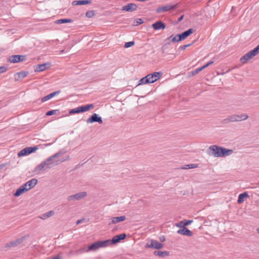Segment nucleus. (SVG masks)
Wrapping results in <instances>:
<instances>
[{
  "label": "nucleus",
  "mask_w": 259,
  "mask_h": 259,
  "mask_svg": "<svg viewBox=\"0 0 259 259\" xmlns=\"http://www.w3.org/2000/svg\"><path fill=\"white\" fill-rule=\"evenodd\" d=\"M207 151L208 155L215 157H226L233 153V150L232 149H228L215 145L210 146Z\"/></svg>",
  "instance_id": "f257e3e1"
},
{
  "label": "nucleus",
  "mask_w": 259,
  "mask_h": 259,
  "mask_svg": "<svg viewBox=\"0 0 259 259\" xmlns=\"http://www.w3.org/2000/svg\"><path fill=\"white\" fill-rule=\"evenodd\" d=\"M53 161L51 159V158L48 157L45 161L38 164L35 168L34 171L37 174H39L41 171L51 168L53 166Z\"/></svg>",
  "instance_id": "f03ea898"
},
{
  "label": "nucleus",
  "mask_w": 259,
  "mask_h": 259,
  "mask_svg": "<svg viewBox=\"0 0 259 259\" xmlns=\"http://www.w3.org/2000/svg\"><path fill=\"white\" fill-rule=\"evenodd\" d=\"M164 247V245L157 240L151 239L146 243L145 247L155 249H160Z\"/></svg>",
  "instance_id": "7ed1b4c3"
},
{
  "label": "nucleus",
  "mask_w": 259,
  "mask_h": 259,
  "mask_svg": "<svg viewBox=\"0 0 259 259\" xmlns=\"http://www.w3.org/2000/svg\"><path fill=\"white\" fill-rule=\"evenodd\" d=\"M37 149H38V147L37 146L26 147L18 152V157H21L27 155L34 152Z\"/></svg>",
  "instance_id": "20e7f679"
},
{
  "label": "nucleus",
  "mask_w": 259,
  "mask_h": 259,
  "mask_svg": "<svg viewBox=\"0 0 259 259\" xmlns=\"http://www.w3.org/2000/svg\"><path fill=\"white\" fill-rule=\"evenodd\" d=\"M248 117V115L246 114H241L240 115L234 114L229 116L231 122L244 120L247 119Z\"/></svg>",
  "instance_id": "39448f33"
},
{
  "label": "nucleus",
  "mask_w": 259,
  "mask_h": 259,
  "mask_svg": "<svg viewBox=\"0 0 259 259\" xmlns=\"http://www.w3.org/2000/svg\"><path fill=\"white\" fill-rule=\"evenodd\" d=\"M26 59L25 55H12L8 57V62L16 63L20 62L23 61Z\"/></svg>",
  "instance_id": "423d86ee"
},
{
  "label": "nucleus",
  "mask_w": 259,
  "mask_h": 259,
  "mask_svg": "<svg viewBox=\"0 0 259 259\" xmlns=\"http://www.w3.org/2000/svg\"><path fill=\"white\" fill-rule=\"evenodd\" d=\"M179 3H177L174 5H166L163 7L158 8L156 9V12L157 13H160L161 12H165L170 11L171 10L176 9L178 8L179 7Z\"/></svg>",
  "instance_id": "0eeeda50"
},
{
  "label": "nucleus",
  "mask_w": 259,
  "mask_h": 259,
  "mask_svg": "<svg viewBox=\"0 0 259 259\" xmlns=\"http://www.w3.org/2000/svg\"><path fill=\"white\" fill-rule=\"evenodd\" d=\"M87 196V193L86 192H81L77 193L75 194L69 196L67 197V200L69 201H74V200H79Z\"/></svg>",
  "instance_id": "6e6552de"
},
{
  "label": "nucleus",
  "mask_w": 259,
  "mask_h": 259,
  "mask_svg": "<svg viewBox=\"0 0 259 259\" xmlns=\"http://www.w3.org/2000/svg\"><path fill=\"white\" fill-rule=\"evenodd\" d=\"M126 237V234L123 233L114 236L112 239H108L110 245L119 243L120 241L124 239Z\"/></svg>",
  "instance_id": "1a4fd4ad"
},
{
  "label": "nucleus",
  "mask_w": 259,
  "mask_h": 259,
  "mask_svg": "<svg viewBox=\"0 0 259 259\" xmlns=\"http://www.w3.org/2000/svg\"><path fill=\"white\" fill-rule=\"evenodd\" d=\"M51 66V64L50 62H47L41 64H38L34 66L35 72H41L43 71L48 68Z\"/></svg>",
  "instance_id": "9d476101"
},
{
  "label": "nucleus",
  "mask_w": 259,
  "mask_h": 259,
  "mask_svg": "<svg viewBox=\"0 0 259 259\" xmlns=\"http://www.w3.org/2000/svg\"><path fill=\"white\" fill-rule=\"evenodd\" d=\"M162 75L161 72H154L147 75L151 83H153L158 80Z\"/></svg>",
  "instance_id": "9b49d317"
},
{
  "label": "nucleus",
  "mask_w": 259,
  "mask_h": 259,
  "mask_svg": "<svg viewBox=\"0 0 259 259\" xmlns=\"http://www.w3.org/2000/svg\"><path fill=\"white\" fill-rule=\"evenodd\" d=\"M26 239V236H23L18 238L14 241H11L6 245V247H16L22 243Z\"/></svg>",
  "instance_id": "f8f14e48"
},
{
  "label": "nucleus",
  "mask_w": 259,
  "mask_h": 259,
  "mask_svg": "<svg viewBox=\"0 0 259 259\" xmlns=\"http://www.w3.org/2000/svg\"><path fill=\"white\" fill-rule=\"evenodd\" d=\"M87 122L88 123H94L95 122H98L100 124H102L103 123V120L101 117L99 116L98 114L96 113H94L92 115V116L89 118Z\"/></svg>",
  "instance_id": "ddd939ff"
},
{
  "label": "nucleus",
  "mask_w": 259,
  "mask_h": 259,
  "mask_svg": "<svg viewBox=\"0 0 259 259\" xmlns=\"http://www.w3.org/2000/svg\"><path fill=\"white\" fill-rule=\"evenodd\" d=\"M254 56H255L253 55L252 51H250L241 57V58L240 59V61L242 64H245L247 61L250 60Z\"/></svg>",
  "instance_id": "4468645a"
},
{
  "label": "nucleus",
  "mask_w": 259,
  "mask_h": 259,
  "mask_svg": "<svg viewBox=\"0 0 259 259\" xmlns=\"http://www.w3.org/2000/svg\"><path fill=\"white\" fill-rule=\"evenodd\" d=\"M137 9V6L135 4L129 3L122 8V11L126 12H133Z\"/></svg>",
  "instance_id": "2eb2a0df"
},
{
  "label": "nucleus",
  "mask_w": 259,
  "mask_h": 259,
  "mask_svg": "<svg viewBox=\"0 0 259 259\" xmlns=\"http://www.w3.org/2000/svg\"><path fill=\"white\" fill-rule=\"evenodd\" d=\"M152 27L154 30H160L165 29L166 25L162 21L159 20L153 23Z\"/></svg>",
  "instance_id": "dca6fc26"
},
{
  "label": "nucleus",
  "mask_w": 259,
  "mask_h": 259,
  "mask_svg": "<svg viewBox=\"0 0 259 259\" xmlns=\"http://www.w3.org/2000/svg\"><path fill=\"white\" fill-rule=\"evenodd\" d=\"M29 72L28 71H21L19 72H17L15 74V81H18L20 79L25 78L27 76Z\"/></svg>",
  "instance_id": "f3484780"
},
{
  "label": "nucleus",
  "mask_w": 259,
  "mask_h": 259,
  "mask_svg": "<svg viewBox=\"0 0 259 259\" xmlns=\"http://www.w3.org/2000/svg\"><path fill=\"white\" fill-rule=\"evenodd\" d=\"M177 233L179 234H182L189 237L193 235L192 232L186 227H183L182 229L178 230Z\"/></svg>",
  "instance_id": "a211bd4d"
},
{
  "label": "nucleus",
  "mask_w": 259,
  "mask_h": 259,
  "mask_svg": "<svg viewBox=\"0 0 259 259\" xmlns=\"http://www.w3.org/2000/svg\"><path fill=\"white\" fill-rule=\"evenodd\" d=\"M60 92L61 91L60 90L57 91L48 95L47 96H45L41 99V102H45L50 100L52 98L54 97L55 95L59 94Z\"/></svg>",
  "instance_id": "6ab92c4d"
},
{
  "label": "nucleus",
  "mask_w": 259,
  "mask_h": 259,
  "mask_svg": "<svg viewBox=\"0 0 259 259\" xmlns=\"http://www.w3.org/2000/svg\"><path fill=\"white\" fill-rule=\"evenodd\" d=\"M125 216L113 217L112 218L111 223H109V225L115 224L120 222L124 221L125 220Z\"/></svg>",
  "instance_id": "aec40b11"
},
{
  "label": "nucleus",
  "mask_w": 259,
  "mask_h": 259,
  "mask_svg": "<svg viewBox=\"0 0 259 259\" xmlns=\"http://www.w3.org/2000/svg\"><path fill=\"white\" fill-rule=\"evenodd\" d=\"M98 249L100 248H104L110 245L109 240L97 241Z\"/></svg>",
  "instance_id": "412c9836"
},
{
  "label": "nucleus",
  "mask_w": 259,
  "mask_h": 259,
  "mask_svg": "<svg viewBox=\"0 0 259 259\" xmlns=\"http://www.w3.org/2000/svg\"><path fill=\"white\" fill-rule=\"evenodd\" d=\"M193 222L192 220H184L176 224V226L179 228L186 227V226L190 225Z\"/></svg>",
  "instance_id": "4be33fe9"
},
{
  "label": "nucleus",
  "mask_w": 259,
  "mask_h": 259,
  "mask_svg": "<svg viewBox=\"0 0 259 259\" xmlns=\"http://www.w3.org/2000/svg\"><path fill=\"white\" fill-rule=\"evenodd\" d=\"M155 255H157L161 257H164L169 255V252L168 251H157L155 250L153 252Z\"/></svg>",
  "instance_id": "5701e85b"
},
{
  "label": "nucleus",
  "mask_w": 259,
  "mask_h": 259,
  "mask_svg": "<svg viewBox=\"0 0 259 259\" xmlns=\"http://www.w3.org/2000/svg\"><path fill=\"white\" fill-rule=\"evenodd\" d=\"M28 191V189H25L24 187L20 186L14 193L15 197H19L25 192Z\"/></svg>",
  "instance_id": "b1692460"
},
{
  "label": "nucleus",
  "mask_w": 259,
  "mask_h": 259,
  "mask_svg": "<svg viewBox=\"0 0 259 259\" xmlns=\"http://www.w3.org/2000/svg\"><path fill=\"white\" fill-rule=\"evenodd\" d=\"M249 197V195L247 192H245L242 193H241L239 195L237 202L238 204L242 203L244 201L245 198Z\"/></svg>",
  "instance_id": "393cba45"
},
{
  "label": "nucleus",
  "mask_w": 259,
  "mask_h": 259,
  "mask_svg": "<svg viewBox=\"0 0 259 259\" xmlns=\"http://www.w3.org/2000/svg\"><path fill=\"white\" fill-rule=\"evenodd\" d=\"M55 214V212L54 210L49 211L46 213L42 214L39 218L42 220H46L52 216H53Z\"/></svg>",
  "instance_id": "a878e982"
},
{
  "label": "nucleus",
  "mask_w": 259,
  "mask_h": 259,
  "mask_svg": "<svg viewBox=\"0 0 259 259\" xmlns=\"http://www.w3.org/2000/svg\"><path fill=\"white\" fill-rule=\"evenodd\" d=\"M98 249V245L97 241L94 242L93 243L91 244L90 245L88 246V249L85 250L87 252H89L90 251H96Z\"/></svg>",
  "instance_id": "bb28decb"
},
{
  "label": "nucleus",
  "mask_w": 259,
  "mask_h": 259,
  "mask_svg": "<svg viewBox=\"0 0 259 259\" xmlns=\"http://www.w3.org/2000/svg\"><path fill=\"white\" fill-rule=\"evenodd\" d=\"M37 183V180L36 179H32L31 180L27 182L28 185V190L33 188Z\"/></svg>",
  "instance_id": "cd10ccee"
},
{
  "label": "nucleus",
  "mask_w": 259,
  "mask_h": 259,
  "mask_svg": "<svg viewBox=\"0 0 259 259\" xmlns=\"http://www.w3.org/2000/svg\"><path fill=\"white\" fill-rule=\"evenodd\" d=\"M72 22L73 20L71 19H61L55 21V23L56 24H59L63 23H71Z\"/></svg>",
  "instance_id": "c85d7f7f"
},
{
  "label": "nucleus",
  "mask_w": 259,
  "mask_h": 259,
  "mask_svg": "<svg viewBox=\"0 0 259 259\" xmlns=\"http://www.w3.org/2000/svg\"><path fill=\"white\" fill-rule=\"evenodd\" d=\"M94 107V105L93 104H87L86 105L81 106L82 112L88 111L90 109H93Z\"/></svg>",
  "instance_id": "c756f323"
},
{
  "label": "nucleus",
  "mask_w": 259,
  "mask_h": 259,
  "mask_svg": "<svg viewBox=\"0 0 259 259\" xmlns=\"http://www.w3.org/2000/svg\"><path fill=\"white\" fill-rule=\"evenodd\" d=\"M80 113H82L81 106L70 109L69 112V113L70 114H74Z\"/></svg>",
  "instance_id": "7c9ffc66"
},
{
  "label": "nucleus",
  "mask_w": 259,
  "mask_h": 259,
  "mask_svg": "<svg viewBox=\"0 0 259 259\" xmlns=\"http://www.w3.org/2000/svg\"><path fill=\"white\" fill-rule=\"evenodd\" d=\"M151 83L150 81V80H149V78L147 75L146 76H145L144 77H143L139 80V83L138 84V85H139L140 84H147V83Z\"/></svg>",
  "instance_id": "2f4dec72"
},
{
  "label": "nucleus",
  "mask_w": 259,
  "mask_h": 259,
  "mask_svg": "<svg viewBox=\"0 0 259 259\" xmlns=\"http://www.w3.org/2000/svg\"><path fill=\"white\" fill-rule=\"evenodd\" d=\"M201 69L200 68H196L194 70L191 71L188 73V77H191L192 76H194L195 75L198 74L199 72L201 71Z\"/></svg>",
  "instance_id": "473e14b6"
},
{
  "label": "nucleus",
  "mask_w": 259,
  "mask_h": 259,
  "mask_svg": "<svg viewBox=\"0 0 259 259\" xmlns=\"http://www.w3.org/2000/svg\"><path fill=\"white\" fill-rule=\"evenodd\" d=\"M198 165L196 164H187L185 166L182 167L181 168L183 169H188L190 168H194L197 167Z\"/></svg>",
  "instance_id": "72a5a7b5"
},
{
  "label": "nucleus",
  "mask_w": 259,
  "mask_h": 259,
  "mask_svg": "<svg viewBox=\"0 0 259 259\" xmlns=\"http://www.w3.org/2000/svg\"><path fill=\"white\" fill-rule=\"evenodd\" d=\"M91 3L92 1L91 0H79L77 3H78V5H83L90 4Z\"/></svg>",
  "instance_id": "f704fd0d"
},
{
  "label": "nucleus",
  "mask_w": 259,
  "mask_h": 259,
  "mask_svg": "<svg viewBox=\"0 0 259 259\" xmlns=\"http://www.w3.org/2000/svg\"><path fill=\"white\" fill-rule=\"evenodd\" d=\"M178 36H180V39H182V40H184L185 38H186L189 36L187 34V33L186 32V31H185L181 34H178Z\"/></svg>",
  "instance_id": "c9c22d12"
},
{
  "label": "nucleus",
  "mask_w": 259,
  "mask_h": 259,
  "mask_svg": "<svg viewBox=\"0 0 259 259\" xmlns=\"http://www.w3.org/2000/svg\"><path fill=\"white\" fill-rule=\"evenodd\" d=\"M59 112V110H58V109L52 110L48 111L46 113V115L47 116H51V115H54V114H57Z\"/></svg>",
  "instance_id": "e433bc0d"
},
{
  "label": "nucleus",
  "mask_w": 259,
  "mask_h": 259,
  "mask_svg": "<svg viewBox=\"0 0 259 259\" xmlns=\"http://www.w3.org/2000/svg\"><path fill=\"white\" fill-rule=\"evenodd\" d=\"M95 15V12L93 10L88 11L85 14V16L88 18H92Z\"/></svg>",
  "instance_id": "4c0bfd02"
},
{
  "label": "nucleus",
  "mask_w": 259,
  "mask_h": 259,
  "mask_svg": "<svg viewBox=\"0 0 259 259\" xmlns=\"http://www.w3.org/2000/svg\"><path fill=\"white\" fill-rule=\"evenodd\" d=\"M181 40H182V39H180V36H178V34L175 36H172V37H171V42H174V43L179 42Z\"/></svg>",
  "instance_id": "58836bf2"
},
{
  "label": "nucleus",
  "mask_w": 259,
  "mask_h": 259,
  "mask_svg": "<svg viewBox=\"0 0 259 259\" xmlns=\"http://www.w3.org/2000/svg\"><path fill=\"white\" fill-rule=\"evenodd\" d=\"M134 45H135V42L134 41H128V42H127L125 43V44L124 45V47L125 48H128L129 47H132Z\"/></svg>",
  "instance_id": "ea45409f"
},
{
  "label": "nucleus",
  "mask_w": 259,
  "mask_h": 259,
  "mask_svg": "<svg viewBox=\"0 0 259 259\" xmlns=\"http://www.w3.org/2000/svg\"><path fill=\"white\" fill-rule=\"evenodd\" d=\"M251 51L253 55L255 56L259 53V48L256 46L255 48L251 50Z\"/></svg>",
  "instance_id": "a19ab883"
},
{
  "label": "nucleus",
  "mask_w": 259,
  "mask_h": 259,
  "mask_svg": "<svg viewBox=\"0 0 259 259\" xmlns=\"http://www.w3.org/2000/svg\"><path fill=\"white\" fill-rule=\"evenodd\" d=\"M135 25L138 26L139 25L142 24L144 22V21L142 19L138 18L135 20Z\"/></svg>",
  "instance_id": "79ce46f5"
},
{
  "label": "nucleus",
  "mask_w": 259,
  "mask_h": 259,
  "mask_svg": "<svg viewBox=\"0 0 259 259\" xmlns=\"http://www.w3.org/2000/svg\"><path fill=\"white\" fill-rule=\"evenodd\" d=\"M172 37V35H171V36H170L169 37H168L166 38L164 40V42L165 44H167V45H170V42H171V37Z\"/></svg>",
  "instance_id": "37998d69"
},
{
  "label": "nucleus",
  "mask_w": 259,
  "mask_h": 259,
  "mask_svg": "<svg viewBox=\"0 0 259 259\" xmlns=\"http://www.w3.org/2000/svg\"><path fill=\"white\" fill-rule=\"evenodd\" d=\"M229 122H231L230 121L229 116H228L227 118L224 119L222 121V123H223V124H227V123H228Z\"/></svg>",
  "instance_id": "c03bdc74"
},
{
  "label": "nucleus",
  "mask_w": 259,
  "mask_h": 259,
  "mask_svg": "<svg viewBox=\"0 0 259 259\" xmlns=\"http://www.w3.org/2000/svg\"><path fill=\"white\" fill-rule=\"evenodd\" d=\"M8 69V67L4 66L0 67V73H3L6 72Z\"/></svg>",
  "instance_id": "a18cd8bd"
},
{
  "label": "nucleus",
  "mask_w": 259,
  "mask_h": 259,
  "mask_svg": "<svg viewBox=\"0 0 259 259\" xmlns=\"http://www.w3.org/2000/svg\"><path fill=\"white\" fill-rule=\"evenodd\" d=\"M60 156V154L59 153V152H57L49 157L51 158V159L53 161L54 158H57Z\"/></svg>",
  "instance_id": "49530a36"
},
{
  "label": "nucleus",
  "mask_w": 259,
  "mask_h": 259,
  "mask_svg": "<svg viewBox=\"0 0 259 259\" xmlns=\"http://www.w3.org/2000/svg\"><path fill=\"white\" fill-rule=\"evenodd\" d=\"M186 32L187 33V34L188 36L191 35L192 33H193L194 31V29L193 28H190L187 30H186Z\"/></svg>",
  "instance_id": "de8ad7c7"
},
{
  "label": "nucleus",
  "mask_w": 259,
  "mask_h": 259,
  "mask_svg": "<svg viewBox=\"0 0 259 259\" xmlns=\"http://www.w3.org/2000/svg\"><path fill=\"white\" fill-rule=\"evenodd\" d=\"M191 45V44H188V45H183V46H181L180 47V49L182 50H185L187 47L190 46Z\"/></svg>",
  "instance_id": "09e8293b"
},
{
  "label": "nucleus",
  "mask_w": 259,
  "mask_h": 259,
  "mask_svg": "<svg viewBox=\"0 0 259 259\" xmlns=\"http://www.w3.org/2000/svg\"><path fill=\"white\" fill-rule=\"evenodd\" d=\"M84 250H85V248H80L79 249L76 250L75 252L76 253L79 254V253H81L84 252Z\"/></svg>",
  "instance_id": "8fccbe9b"
},
{
  "label": "nucleus",
  "mask_w": 259,
  "mask_h": 259,
  "mask_svg": "<svg viewBox=\"0 0 259 259\" xmlns=\"http://www.w3.org/2000/svg\"><path fill=\"white\" fill-rule=\"evenodd\" d=\"M159 239L160 241L162 242L165 241V237L164 236H160Z\"/></svg>",
  "instance_id": "3c124183"
},
{
  "label": "nucleus",
  "mask_w": 259,
  "mask_h": 259,
  "mask_svg": "<svg viewBox=\"0 0 259 259\" xmlns=\"http://www.w3.org/2000/svg\"><path fill=\"white\" fill-rule=\"evenodd\" d=\"M58 152L60 154V155H62L63 154H64L66 153V151L63 149H62L60 151H59Z\"/></svg>",
  "instance_id": "603ef678"
},
{
  "label": "nucleus",
  "mask_w": 259,
  "mask_h": 259,
  "mask_svg": "<svg viewBox=\"0 0 259 259\" xmlns=\"http://www.w3.org/2000/svg\"><path fill=\"white\" fill-rule=\"evenodd\" d=\"M168 46H169L168 45H167L164 42V44L162 46V48H163V49L166 50L168 48Z\"/></svg>",
  "instance_id": "864d4df0"
},
{
  "label": "nucleus",
  "mask_w": 259,
  "mask_h": 259,
  "mask_svg": "<svg viewBox=\"0 0 259 259\" xmlns=\"http://www.w3.org/2000/svg\"><path fill=\"white\" fill-rule=\"evenodd\" d=\"M208 66H209L208 65H207V63L206 64H205L204 65H203V66L200 67V69H201V70L202 71V70H203L204 69L206 68V67H207Z\"/></svg>",
  "instance_id": "5fc2aeb1"
},
{
  "label": "nucleus",
  "mask_w": 259,
  "mask_h": 259,
  "mask_svg": "<svg viewBox=\"0 0 259 259\" xmlns=\"http://www.w3.org/2000/svg\"><path fill=\"white\" fill-rule=\"evenodd\" d=\"M69 159H70V156H67L66 158L62 159L61 161V162H63V161H66V160H68Z\"/></svg>",
  "instance_id": "6e6d98bb"
},
{
  "label": "nucleus",
  "mask_w": 259,
  "mask_h": 259,
  "mask_svg": "<svg viewBox=\"0 0 259 259\" xmlns=\"http://www.w3.org/2000/svg\"><path fill=\"white\" fill-rule=\"evenodd\" d=\"M22 187H24L25 189H28V185L27 184V182L21 186Z\"/></svg>",
  "instance_id": "4d7b16f0"
},
{
  "label": "nucleus",
  "mask_w": 259,
  "mask_h": 259,
  "mask_svg": "<svg viewBox=\"0 0 259 259\" xmlns=\"http://www.w3.org/2000/svg\"><path fill=\"white\" fill-rule=\"evenodd\" d=\"M184 15H182V16H181L178 18V22H181V21L183 20V18H184Z\"/></svg>",
  "instance_id": "13d9d810"
},
{
  "label": "nucleus",
  "mask_w": 259,
  "mask_h": 259,
  "mask_svg": "<svg viewBox=\"0 0 259 259\" xmlns=\"http://www.w3.org/2000/svg\"><path fill=\"white\" fill-rule=\"evenodd\" d=\"M84 221V219H80V220H79L77 221L76 222V224L77 225H78L80 223H81L83 221Z\"/></svg>",
  "instance_id": "bf43d9fd"
},
{
  "label": "nucleus",
  "mask_w": 259,
  "mask_h": 259,
  "mask_svg": "<svg viewBox=\"0 0 259 259\" xmlns=\"http://www.w3.org/2000/svg\"><path fill=\"white\" fill-rule=\"evenodd\" d=\"M78 2V1H74L72 2V5L73 6H76V5H78V3H77Z\"/></svg>",
  "instance_id": "052dcab7"
},
{
  "label": "nucleus",
  "mask_w": 259,
  "mask_h": 259,
  "mask_svg": "<svg viewBox=\"0 0 259 259\" xmlns=\"http://www.w3.org/2000/svg\"><path fill=\"white\" fill-rule=\"evenodd\" d=\"M213 63V61H210L209 62H208L207 63V65L209 66L211 64H212Z\"/></svg>",
  "instance_id": "680f3d73"
},
{
  "label": "nucleus",
  "mask_w": 259,
  "mask_h": 259,
  "mask_svg": "<svg viewBox=\"0 0 259 259\" xmlns=\"http://www.w3.org/2000/svg\"><path fill=\"white\" fill-rule=\"evenodd\" d=\"M161 53H162V54H164V53H165V50L163 49V48H162L161 47Z\"/></svg>",
  "instance_id": "e2e57ef3"
},
{
  "label": "nucleus",
  "mask_w": 259,
  "mask_h": 259,
  "mask_svg": "<svg viewBox=\"0 0 259 259\" xmlns=\"http://www.w3.org/2000/svg\"><path fill=\"white\" fill-rule=\"evenodd\" d=\"M256 231L259 234V228L257 229Z\"/></svg>",
  "instance_id": "0e129e2a"
},
{
  "label": "nucleus",
  "mask_w": 259,
  "mask_h": 259,
  "mask_svg": "<svg viewBox=\"0 0 259 259\" xmlns=\"http://www.w3.org/2000/svg\"><path fill=\"white\" fill-rule=\"evenodd\" d=\"M173 55H174V57H176V55L173 54Z\"/></svg>",
  "instance_id": "69168bd1"
}]
</instances>
